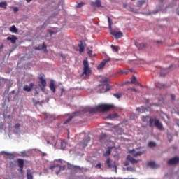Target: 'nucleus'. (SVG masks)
<instances>
[{"label":"nucleus","mask_w":179,"mask_h":179,"mask_svg":"<svg viewBox=\"0 0 179 179\" xmlns=\"http://www.w3.org/2000/svg\"><path fill=\"white\" fill-rule=\"evenodd\" d=\"M92 6H96L97 8L101 7V2L100 0H96V1L91 2Z\"/></svg>","instance_id":"obj_16"},{"label":"nucleus","mask_w":179,"mask_h":179,"mask_svg":"<svg viewBox=\"0 0 179 179\" xmlns=\"http://www.w3.org/2000/svg\"><path fill=\"white\" fill-rule=\"evenodd\" d=\"M49 87H50L51 91L55 93V86L53 80H50V84L49 85Z\"/></svg>","instance_id":"obj_19"},{"label":"nucleus","mask_w":179,"mask_h":179,"mask_svg":"<svg viewBox=\"0 0 179 179\" xmlns=\"http://www.w3.org/2000/svg\"><path fill=\"white\" fill-rule=\"evenodd\" d=\"M20 127V124H17L15 125V129H19Z\"/></svg>","instance_id":"obj_47"},{"label":"nucleus","mask_w":179,"mask_h":179,"mask_svg":"<svg viewBox=\"0 0 179 179\" xmlns=\"http://www.w3.org/2000/svg\"><path fill=\"white\" fill-rule=\"evenodd\" d=\"M147 166H149V167H151V168H152V169L157 168L156 163H155L154 162H149L147 164Z\"/></svg>","instance_id":"obj_23"},{"label":"nucleus","mask_w":179,"mask_h":179,"mask_svg":"<svg viewBox=\"0 0 179 179\" xmlns=\"http://www.w3.org/2000/svg\"><path fill=\"white\" fill-rule=\"evenodd\" d=\"M90 141H91V138L90 136H87L83 140L82 142H80V145L83 146V148H85L86 146H87Z\"/></svg>","instance_id":"obj_8"},{"label":"nucleus","mask_w":179,"mask_h":179,"mask_svg":"<svg viewBox=\"0 0 179 179\" xmlns=\"http://www.w3.org/2000/svg\"><path fill=\"white\" fill-rule=\"evenodd\" d=\"M161 43V41H157V43Z\"/></svg>","instance_id":"obj_60"},{"label":"nucleus","mask_w":179,"mask_h":179,"mask_svg":"<svg viewBox=\"0 0 179 179\" xmlns=\"http://www.w3.org/2000/svg\"><path fill=\"white\" fill-rule=\"evenodd\" d=\"M178 15H179V13H178Z\"/></svg>","instance_id":"obj_63"},{"label":"nucleus","mask_w":179,"mask_h":179,"mask_svg":"<svg viewBox=\"0 0 179 179\" xmlns=\"http://www.w3.org/2000/svg\"><path fill=\"white\" fill-rule=\"evenodd\" d=\"M156 146V143L153 141H150L148 143V147L149 148H155Z\"/></svg>","instance_id":"obj_33"},{"label":"nucleus","mask_w":179,"mask_h":179,"mask_svg":"<svg viewBox=\"0 0 179 179\" xmlns=\"http://www.w3.org/2000/svg\"><path fill=\"white\" fill-rule=\"evenodd\" d=\"M130 90L135 92H138V90L136 88H131Z\"/></svg>","instance_id":"obj_51"},{"label":"nucleus","mask_w":179,"mask_h":179,"mask_svg":"<svg viewBox=\"0 0 179 179\" xmlns=\"http://www.w3.org/2000/svg\"><path fill=\"white\" fill-rule=\"evenodd\" d=\"M31 0H27V3H30Z\"/></svg>","instance_id":"obj_59"},{"label":"nucleus","mask_w":179,"mask_h":179,"mask_svg":"<svg viewBox=\"0 0 179 179\" xmlns=\"http://www.w3.org/2000/svg\"><path fill=\"white\" fill-rule=\"evenodd\" d=\"M7 41H10L11 43L15 44L16 41L17 40V38L15 35H11V37H7Z\"/></svg>","instance_id":"obj_15"},{"label":"nucleus","mask_w":179,"mask_h":179,"mask_svg":"<svg viewBox=\"0 0 179 179\" xmlns=\"http://www.w3.org/2000/svg\"><path fill=\"white\" fill-rule=\"evenodd\" d=\"M17 164H18V167H20L21 169H22L23 166H24V160L21 159H18Z\"/></svg>","instance_id":"obj_21"},{"label":"nucleus","mask_w":179,"mask_h":179,"mask_svg":"<svg viewBox=\"0 0 179 179\" xmlns=\"http://www.w3.org/2000/svg\"><path fill=\"white\" fill-rule=\"evenodd\" d=\"M73 169H76V171H81V168L79 166H72Z\"/></svg>","instance_id":"obj_39"},{"label":"nucleus","mask_w":179,"mask_h":179,"mask_svg":"<svg viewBox=\"0 0 179 179\" xmlns=\"http://www.w3.org/2000/svg\"><path fill=\"white\" fill-rule=\"evenodd\" d=\"M157 87L159 88V89H164L165 88V85L159 84V85H157Z\"/></svg>","instance_id":"obj_44"},{"label":"nucleus","mask_w":179,"mask_h":179,"mask_svg":"<svg viewBox=\"0 0 179 179\" xmlns=\"http://www.w3.org/2000/svg\"><path fill=\"white\" fill-rule=\"evenodd\" d=\"M6 155L7 156L10 157V158L11 159H14V155H13V154H11V153H10V152H6Z\"/></svg>","instance_id":"obj_40"},{"label":"nucleus","mask_w":179,"mask_h":179,"mask_svg":"<svg viewBox=\"0 0 179 179\" xmlns=\"http://www.w3.org/2000/svg\"><path fill=\"white\" fill-rule=\"evenodd\" d=\"M85 5L84 2H80L78 4L76 5V8H80L82 6H83Z\"/></svg>","instance_id":"obj_38"},{"label":"nucleus","mask_w":179,"mask_h":179,"mask_svg":"<svg viewBox=\"0 0 179 179\" xmlns=\"http://www.w3.org/2000/svg\"><path fill=\"white\" fill-rule=\"evenodd\" d=\"M108 18V23L109 24V29H112V24H113V21L111 20V18H110L109 16H107Z\"/></svg>","instance_id":"obj_29"},{"label":"nucleus","mask_w":179,"mask_h":179,"mask_svg":"<svg viewBox=\"0 0 179 179\" xmlns=\"http://www.w3.org/2000/svg\"><path fill=\"white\" fill-rule=\"evenodd\" d=\"M129 73L128 70H120L117 73V75H127Z\"/></svg>","instance_id":"obj_24"},{"label":"nucleus","mask_w":179,"mask_h":179,"mask_svg":"<svg viewBox=\"0 0 179 179\" xmlns=\"http://www.w3.org/2000/svg\"><path fill=\"white\" fill-rule=\"evenodd\" d=\"M131 83H134L135 85L142 87V85H141L139 82L137 81L136 78L134 76H133V78H131Z\"/></svg>","instance_id":"obj_20"},{"label":"nucleus","mask_w":179,"mask_h":179,"mask_svg":"<svg viewBox=\"0 0 179 179\" xmlns=\"http://www.w3.org/2000/svg\"><path fill=\"white\" fill-rule=\"evenodd\" d=\"M171 97L173 101L175 100V95H171Z\"/></svg>","instance_id":"obj_53"},{"label":"nucleus","mask_w":179,"mask_h":179,"mask_svg":"<svg viewBox=\"0 0 179 179\" xmlns=\"http://www.w3.org/2000/svg\"><path fill=\"white\" fill-rule=\"evenodd\" d=\"M165 74H164L163 73H161V76H164Z\"/></svg>","instance_id":"obj_58"},{"label":"nucleus","mask_w":179,"mask_h":179,"mask_svg":"<svg viewBox=\"0 0 179 179\" xmlns=\"http://www.w3.org/2000/svg\"><path fill=\"white\" fill-rule=\"evenodd\" d=\"M41 48L42 49V50H46L47 46L45 44V43H43L42 46L41 47Z\"/></svg>","instance_id":"obj_42"},{"label":"nucleus","mask_w":179,"mask_h":179,"mask_svg":"<svg viewBox=\"0 0 179 179\" xmlns=\"http://www.w3.org/2000/svg\"><path fill=\"white\" fill-rule=\"evenodd\" d=\"M148 118V117H143V119H142V120H143V122H145V119Z\"/></svg>","instance_id":"obj_56"},{"label":"nucleus","mask_w":179,"mask_h":179,"mask_svg":"<svg viewBox=\"0 0 179 179\" xmlns=\"http://www.w3.org/2000/svg\"><path fill=\"white\" fill-rule=\"evenodd\" d=\"M129 71H130V72H131V73L134 72V70L133 69H130Z\"/></svg>","instance_id":"obj_55"},{"label":"nucleus","mask_w":179,"mask_h":179,"mask_svg":"<svg viewBox=\"0 0 179 179\" xmlns=\"http://www.w3.org/2000/svg\"><path fill=\"white\" fill-rule=\"evenodd\" d=\"M179 162V157H173L168 160V165H176Z\"/></svg>","instance_id":"obj_6"},{"label":"nucleus","mask_w":179,"mask_h":179,"mask_svg":"<svg viewBox=\"0 0 179 179\" xmlns=\"http://www.w3.org/2000/svg\"><path fill=\"white\" fill-rule=\"evenodd\" d=\"M58 31H53V30H51V29L48 30V33H49V34H50V36L56 34Z\"/></svg>","instance_id":"obj_34"},{"label":"nucleus","mask_w":179,"mask_h":179,"mask_svg":"<svg viewBox=\"0 0 179 179\" xmlns=\"http://www.w3.org/2000/svg\"><path fill=\"white\" fill-rule=\"evenodd\" d=\"M124 165L126 166H129V162H126L124 163Z\"/></svg>","instance_id":"obj_52"},{"label":"nucleus","mask_w":179,"mask_h":179,"mask_svg":"<svg viewBox=\"0 0 179 179\" xmlns=\"http://www.w3.org/2000/svg\"><path fill=\"white\" fill-rule=\"evenodd\" d=\"M108 118H109L110 120H113L115 118H118V114H117V113L110 114L109 116H108Z\"/></svg>","instance_id":"obj_26"},{"label":"nucleus","mask_w":179,"mask_h":179,"mask_svg":"<svg viewBox=\"0 0 179 179\" xmlns=\"http://www.w3.org/2000/svg\"><path fill=\"white\" fill-rule=\"evenodd\" d=\"M114 108L113 105L111 104H100L96 106L95 108H92L91 110L92 113L100 112V113H106L109 110H111Z\"/></svg>","instance_id":"obj_2"},{"label":"nucleus","mask_w":179,"mask_h":179,"mask_svg":"<svg viewBox=\"0 0 179 179\" xmlns=\"http://www.w3.org/2000/svg\"><path fill=\"white\" fill-rule=\"evenodd\" d=\"M147 102H149V100H148Z\"/></svg>","instance_id":"obj_62"},{"label":"nucleus","mask_w":179,"mask_h":179,"mask_svg":"<svg viewBox=\"0 0 179 179\" xmlns=\"http://www.w3.org/2000/svg\"><path fill=\"white\" fill-rule=\"evenodd\" d=\"M61 144H62V148H65V145H66V143H65L64 141H62L61 142Z\"/></svg>","instance_id":"obj_45"},{"label":"nucleus","mask_w":179,"mask_h":179,"mask_svg":"<svg viewBox=\"0 0 179 179\" xmlns=\"http://www.w3.org/2000/svg\"><path fill=\"white\" fill-rule=\"evenodd\" d=\"M101 84L97 87V92L99 94L105 93L108 92L110 88L109 86V78H104L100 81Z\"/></svg>","instance_id":"obj_1"},{"label":"nucleus","mask_w":179,"mask_h":179,"mask_svg":"<svg viewBox=\"0 0 179 179\" xmlns=\"http://www.w3.org/2000/svg\"><path fill=\"white\" fill-rule=\"evenodd\" d=\"M135 45L138 48V50H143L146 48V44L144 43H135Z\"/></svg>","instance_id":"obj_13"},{"label":"nucleus","mask_w":179,"mask_h":179,"mask_svg":"<svg viewBox=\"0 0 179 179\" xmlns=\"http://www.w3.org/2000/svg\"><path fill=\"white\" fill-rule=\"evenodd\" d=\"M154 124L156 127V128H157L158 129H159L161 131L164 130L163 124H162V123L159 122V120L155 119V124Z\"/></svg>","instance_id":"obj_9"},{"label":"nucleus","mask_w":179,"mask_h":179,"mask_svg":"<svg viewBox=\"0 0 179 179\" xmlns=\"http://www.w3.org/2000/svg\"><path fill=\"white\" fill-rule=\"evenodd\" d=\"M106 135L105 134H103L102 135L99 136V140L101 142L104 141V138H106Z\"/></svg>","instance_id":"obj_37"},{"label":"nucleus","mask_w":179,"mask_h":179,"mask_svg":"<svg viewBox=\"0 0 179 179\" xmlns=\"http://www.w3.org/2000/svg\"><path fill=\"white\" fill-rule=\"evenodd\" d=\"M13 11H14L15 13L19 12V8H17V7H14Z\"/></svg>","instance_id":"obj_48"},{"label":"nucleus","mask_w":179,"mask_h":179,"mask_svg":"<svg viewBox=\"0 0 179 179\" xmlns=\"http://www.w3.org/2000/svg\"><path fill=\"white\" fill-rule=\"evenodd\" d=\"M9 31L11 33H13V34H17V29L16 28L15 25H13V26L10 27V29H9Z\"/></svg>","instance_id":"obj_22"},{"label":"nucleus","mask_w":179,"mask_h":179,"mask_svg":"<svg viewBox=\"0 0 179 179\" xmlns=\"http://www.w3.org/2000/svg\"><path fill=\"white\" fill-rule=\"evenodd\" d=\"M126 170L133 171H134V169L132 166H128V167H127Z\"/></svg>","instance_id":"obj_43"},{"label":"nucleus","mask_w":179,"mask_h":179,"mask_svg":"<svg viewBox=\"0 0 179 179\" xmlns=\"http://www.w3.org/2000/svg\"><path fill=\"white\" fill-rule=\"evenodd\" d=\"M131 155H133L134 157H138V156H141L143 155V152H136V151H134V150H133V151H131Z\"/></svg>","instance_id":"obj_25"},{"label":"nucleus","mask_w":179,"mask_h":179,"mask_svg":"<svg viewBox=\"0 0 179 179\" xmlns=\"http://www.w3.org/2000/svg\"><path fill=\"white\" fill-rule=\"evenodd\" d=\"M78 112H76L75 113H73V115L69 116V119H68L67 120H66L63 124H67L69 122L71 121V120L73 119L74 116H76V115H78Z\"/></svg>","instance_id":"obj_17"},{"label":"nucleus","mask_w":179,"mask_h":179,"mask_svg":"<svg viewBox=\"0 0 179 179\" xmlns=\"http://www.w3.org/2000/svg\"><path fill=\"white\" fill-rule=\"evenodd\" d=\"M111 49L114 50L115 52H118V46L111 45H110Z\"/></svg>","instance_id":"obj_36"},{"label":"nucleus","mask_w":179,"mask_h":179,"mask_svg":"<svg viewBox=\"0 0 179 179\" xmlns=\"http://www.w3.org/2000/svg\"><path fill=\"white\" fill-rule=\"evenodd\" d=\"M110 155H111V149L109 148L108 150L104 152L103 156L104 157H108Z\"/></svg>","instance_id":"obj_28"},{"label":"nucleus","mask_w":179,"mask_h":179,"mask_svg":"<svg viewBox=\"0 0 179 179\" xmlns=\"http://www.w3.org/2000/svg\"><path fill=\"white\" fill-rule=\"evenodd\" d=\"M144 3H145V1H144V0L141 1H138V7L142 6Z\"/></svg>","instance_id":"obj_41"},{"label":"nucleus","mask_w":179,"mask_h":179,"mask_svg":"<svg viewBox=\"0 0 179 179\" xmlns=\"http://www.w3.org/2000/svg\"><path fill=\"white\" fill-rule=\"evenodd\" d=\"M127 159L129 160L131 164H137L139 162V160L135 159L134 157H131V155H127Z\"/></svg>","instance_id":"obj_14"},{"label":"nucleus","mask_w":179,"mask_h":179,"mask_svg":"<svg viewBox=\"0 0 179 179\" xmlns=\"http://www.w3.org/2000/svg\"><path fill=\"white\" fill-rule=\"evenodd\" d=\"M27 179H33V174L30 169H27Z\"/></svg>","instance_id":"obj_27"},{"label":"nucleus","mask_w":179,"mask_h":179,"mask_svg":"<svg viewBox=\"0 0 179 179\" xmlns=\"http://www.w3.org/2000/svg\"><path fill=\"white\" fill-rule=\"evenodd\" d=\"M113 96L117 99H120L122 96V93H115L113 94Z\"/></svg>","instance_id":"obj_31"},{"label":"nucleus","mask_w":179,"mask_h":179,"mask_svg":"<svg viewBox=\"0 0 179 179\" xmlns=\"http://www.w3.org/2000/svg\"><path fill=\"white\" fill-rule=\"evenodd\" d=\"M34 86V83H30V85H25V86L23 87V90H24V92H29L31 91V90L33 89Z\"/></svg>","instance_id":"obj_12"},{"label":"nucleus","mask_w":179,"mask_h":179,"mask_svg":"<svg viewBox=\"0 0 179 179\" xmlns=\"http://www.w3.org/2000/svg\"><path fill=\"white\" fill-rule=\"evenodd\" d=\"M46 143L50 144V141H46Z\"/></svg>","instance_id":"obj_57"},{"label":"nucleus","mask_w":179,"mask_h":179,"mask_svg":"<svg viewBox=\"0 0 179 179\" xmlns=\"http://www.w3.org/2000/svg\"><path fill=\"white\" fill-rule=\"evenodd\" d=\"M155 124V120L153 118L149 119V127H153Z\"/></svg>","instance_id":"obj_32"},{"label":"nucleus","mask_w":179,"mask_h":179,"mask_svg":"<svg viewBox=\"0 0 179 179\" xmlns=\"http://www.w3.org/2000/svg\"><path fill=\"white\" fill-rule=\"evenodd\" d=\"M64 166H59V165H56V166H50V169L52 171H54L55 169H58V171H56V175H58L59 173H60V171L62 169V170H64Z\"/></svg>","instance_id":"obj_10"},{"label":"nucleus","mask_w":179,"mask_h":179,"mask_svg":"<svg viewBox=\"0 0 179 179\" xmlns=\"http://www.w3.org/2000/svg\"><path fill=\"white\" fill-rule=\"evenodd\" d=\"M106 163V165H107L108 168H110V169L114 168L115 171L117 172V166L115 164L112 165L111 159H110V158L107 159Z\"/></svg>","instance_id":"obj_7"},{"label":"nucleus","mask_w":179,"mask_h":179,"mask_svg":"<svg viewBox=\"0 0 179 179\" xmlns=\"http://www.w3.org/2000/svg\"><path fill=\"white\" fill-rule=\"evenodd\" d=\"M131 1H135V0H131Z\"/></svg>","instance_id":"obj_64"},{"label":"nucleus","mask_w":179,"mask_h":179,"mask_svg":"<svg viewBox=\"0 0 179 179\" xmlns=\"http://www.w3.org/2000/svg\"><path fill=\"white\" fill-rule=\"evenodd\" d=\"M78 48H79L80 53H82V52H84L85 48H84V45H83V41H79Z\"/></svg>","instance_id":"obj_18"},{"label":"nucleus","mask_w":179,"mask_h":179,"mask_svg":"<svg viewBox=\"0 0 179 179\" xmlns=\"http://www.w3.org/2000/svg\"><path fill=\"white\" fill-rule=\"evenodd\" d=\"M110 61V59H104L102 62L99 64V66H97V69L100 70L104 68L106 66V64L108 63Z\"/></svg>","instance_id":"obj_11"},{"label":"nucleus","mask_w":179,"mask_h":179,"mask_svg":"<svg viewBox=\"0 0 179 179\" xmlns=\"http://www.w3.org/2000/svg\"><path fill=\"white\" fill-rule=\"evenodd\" d=\"M3 48V45H0V51H1V50H2Z\"/></svg>","instance_id":"obj_54"},{"label":"nucleus","mask_w":179,"mask_h":179,"mask_svg":"<svg viewBox=\"0 0 179 179\" xmlns=\"http://www.w3.org/2000/svg\"><path fill=\"white\" fill-rule=\"evenodd\" d=\"M91 75V69L89 67V62L87 60L83 61V73H82V77L85 76L89 77Z\"/></svg>","instance_id":"obj_3"},{"label":"nucleus","mask_w":179,"mask_h":179,"mask_svg":"<svg viewBox=\"0 0 179 179\" xmlns=\"http://www.w3.org/2000/svg\"><path fill=\"white\" fill-rule=\"evenodd\" d=\"M126 179H134V178H126Z\"/></svg>","instance_id":"obj_61"},{"label":"nucleus","mask_w":179,"mask_h":179,"mask_svg":"<svg viewBox=\"0 0 179 179\" xmlns=\"http://www.w3.org/2000/svg\"><path fill=\"white\" fill-rule=\"evenodd\" d=\"M6 6H7V3L6 1L0 2V8H3L6 9Z\"/></svg>","instance_id":"obj_30"},{"label":"nucleus","mask_w":179,"mask_h":179,"mask_svg":"<svg viewBox=\"0 0 179 179\" xmlns=\"http://www.w3.org/2000/svg\"><path fill=\"white\" fill-rule=\"evenodd\" d=\"M35 50H42V48H41V47H40V46H38V47H35Z\"/></svg>","instance_id":"obj_49"},{"label":"nucleus","mask_w":179,"mask_h":179,"mask_svg":"<svg viewBox=\"0 0 179 179\" xmlns=\"http://www.w3.org/2000/svg\"><path fill=\"white\" fill-rule=\"evenodd\" d=\"M109 30H110V34L113 35L115 37V38L120 39L123 37V34L121 31H116L115 30H113L112 29H110Z\"/></svg>","instance_id":"obj_5"},{"label":"nucleus","mask_w":179,"mask_h":179,"mask_svg":"<svg viewBox=\"0 0 179 179\" xmlns=\"http://www.w3.org/2000/svg\"><path fill=\"white\" fill-rule=\"evenodd\" d=\"M96 168H99V169H101V163H99L96 165Z\"/></svg>","instance_id":"obj_50"},{"label":"nucleus","mask_w":179,"mask_h":179,"mask_svg":"<svg viewBox=\"0 0 179 179\" xmlns=\"http://www.w3.org/2000/svg\"><path fill=\"white\" fill-rule=\"evenodd\" d=\"M87 54H88V55H89L90 57H92V50H89V51L87 52Z\"/></svg>","instance_id":"obj_46"},{"label":"nucleus","mask_w":179,"mask_h":179,"mask_svg":"<svg viewBox=\"0 0 179 179\" xmlns=\"http://www.w3.org/2000/svg\"><path fill=\"white\" fill-rule=\"evenodd\" d=\"M136 110L138 112V113H143L144 110H145V108L143 106H141V108H136Z\"/></svg>","instance_id":"obj_35"},{"label":"nucleus","mask_w":179,"mask_h":179,"mask_svg":"<svg viewBox=\"0 0 179 179\" xmlns=\"http://www.w3.org/2000/svg\"><path fill=\"white\" fill-rule=\"evenodd\" d=\"M45 76L43 74L42 76H39V87H41L42 92H44L45 88L47 86V81L46 79L44 78Z\"/></svg>","instance_id":"obj_4"}]
</instances>
